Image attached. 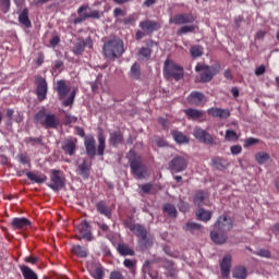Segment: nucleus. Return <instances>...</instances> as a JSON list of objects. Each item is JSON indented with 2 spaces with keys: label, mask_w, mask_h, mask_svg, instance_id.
Masks as SVG:
<instances>
[{
  "label": "nucleus",
  "mask_w": 279,
  "mask_h": 279,
  "mask_svg": "<svg viewBox=\"0 0 279 279\" xmlns=\"http://www.w3.org/2000/svg\"><path fill=\"white\" fill-rule=\"evenodd\" d=\"M85 151L89 158H95V156H104L106 151V135L104 131L98 133V146L95 137L93 135H87L84 140Z\"/></svg>",
  "instance_id": "f257e3e1"
},
{
  "label": "nucleus",
  "mask_w": 279,
  "mask_h": 279,
  "mask_svg": "<svg viewBox=\"0 0 279 279\" xmlns=\"http://www.w3.org/2000/svg\"><path fill=\"white\" fill-rule=\"evenodd\" d=\"M126 159L129 161L132 175L137 180H145L147 175V166L143 163V157L136 154L134 149H131L126 154Z\"/></svg>",
  "instance_id": "f03ea898"
},
{
  "label": "nucleus",
  "mask_w": 279,
  "mask_h": 279,
  "mask_svg": "<svg viewBox=\"0 0 279 279\" xmlns=\"http://www.w3.org/2000/svg\"><path fill=\"white\" fill-rule=\"evenodd\" d=\"M102 53L107 60H117L125 53V44L120 38L108 39L102 46Z\"/></svg>",
  "instance_id": "7ed1b4c3"
},
{
  "label": "nucleus",
  "mask_w": 279,
  "mask_h": 279,
  "mask_svg": "<svg viewBox=\"0 0 279 279\" xmlns=\"http://www.w3.org/2000/svg\"><path fill=\"white\" fill-rule=\"evenodd\" d=\"M35 123L44 125L46 130H56L60 125V119L53 113H47L45 110H40L35 116Z\"/></svg>",
  "instance_id": "20e7f679"
},
{
  "label": "nucleus",
  "mask_w": 279,
  "mask_h": 279,
  "mask_svg": "<svg viewBox=\"0 0 279 279\" xmlns=\"http://www.w3.org/2000/svg\"><path fill=\"white\" fill-rule=\"evenodd\" d=\"M196 73L199 74V80L203 84H207L208 82L213 81V77L221 71L220 65H204V64H197L195 66Z\"/></svg>",
  "instance_id": "39448f33"
},
{
  "label": "nucleus",
  "mask_w": 279,
  "mask_h": 279,
  "mask_svg": "<svg viewBox=\"0 0 279 279\" xmlns=\"http://www.w3.org/2000/svg\"><path fill=\"white\" fill-rule=\"evenodd\" d=\"M163 75L166 80L180 82V80L184 77V68L166 60L163 64Z\"/></svg>",
  "instance_id": "423d86ee"
},
{
  "label": "nucleus",
  "mask_w": 279,
  "mask_h": 279,
  "mask_svg": "<svg viewBox=\"0 0 279 279\" xmlns=\"http://www.w3.org/2000/svg\"><path fill=\"white\" fill-rule=\"evenodd\" d=\"M49 189L54 191V193H59L66 186V179L64 178V173L60 170H51L50 171V184H48Z\"/></svg>",
  "instance_id": "0eeeda50"
},
{
  "label": "nucleus",
  "mask_w": 279,
  "mask_h": 279,
  "mask_svg": "<svg viewBox=\"0 0 279 279\" xmlns=\"http://www.w3.org/2000/svg\"><path fill=\"white\" fill-rule=\"evenodd\" d=\"M186 167H189V159L183 156H175L168 163V169L171 173H182V171H186Z\"/></svg>",
  "instance_id": "6e6552de"
},
{
  "label": "nucleus",
  "mask_w": 279,
  "mask_h": 279,
  "mask_svg": "<svg viewBox=\"0 0 279 279\" xmlns=\"http://www.w3.org/2000/svg\"><path fill=\"white\" fill-rule=\"evenodd\" d=\"M86 47L93 49V39L90 37H87L86 39H84V37H78L74 43L72 52L77 57L83 56Z\"/></svg>",
  "instance_id": "1a4fd4ad"
},
{
  "label": "nucleus",
  "mask_w": 279,
  "mask_h": 279,
  "mask_svg": "<svg viewBox=\"0 0 279 279\" xmlns=\"http://www.w3.org/2000/svg\"><path fill=\"white\" fill-rule=\"evenodd\" d=\"M123 226H125L137 239H141L143 235H145L148 231L145 226L141 223H135L134 218L130 217L126 220H123Z\"/></svg>",
  "instance_id": "9d476101"
},
{
  "label": "nucleus",
  "mask_w": 279,
  "mask_h": 279,
  "mask_svg": "<svg viewBox=\"0 0 279 279\" xmlns=\"http://www.w3.org/2000/svg\"><path fill=\"white\" fill-rule=\"evenodd\" d=\"M169 23L172 25H193L195 23V15L193 13H178L170 17Z\"/></svg>",
  "instance_id": "9b49d317"
},
{
  "label": "nucleus",
  "mask_w": 279,
  "mask_h": 279,
  "mask_svg": "<svg viewBox=\"0 0 279 279\" xmlns=\"http://www.w3.org/2000/svg\"><path fill=\"white\" fill-rule=\"evenodd\" d=\"M193 136L196 138V141L203 143L204 145H215V138L213 135L199 126H196L193 130Z\"/></svg>",
  "instance_id": "f8f14e48"
},
{
  "label": "nucleus",
  "mask_w": 279,
  "mask_h": 279,
  "mask_svg": "<svg viewBox=\"0 0 279 279\" xmlns=\"http://www.w3.org/2000/svg\"><path fill=\"white\" fill-rule=\"evenodd\" d=\"M214 228L222 231V232H230L232 228H234V222L232 221V218L230 216H220L216 223L214 225Z\"/></svg>",
  "instance_id": "ddd939ff"
},
{
  "label": "nucleus",
  "mask_w": 279,
  "mask_h": 279,
  "mask_svg": "<svg viewBox=\"0 0 279 279\" xmlns=\"http://www.w3.org/2000/svg\"><path fill=\"white\" fill-rule=\"evenodd\" d=\"M162 269H165V276L166 278L175 279L178 278V266L175 265V262L166 259L162 264Z\"/></svg>",
  "instance_id": "4468645a"
},
{
  "label": "nucleus",
  "mask_w": 279,
  "mask_h": 279,
  "mask_svg": "<svg viewBox=\"0 0 279 279\" xmlns=\"http://www.w3.org/2000/svg\"><path fill=\"white\" fill-rule=\"evenodd\" d=\"M36 86H37L36 94L39 101H45L47 99V89H48L47 80H45V77L43 76L37 77Z\"/></svg>",
  "instance_id": "2eb2a0df"
},
{
  "label": "nucleus",
  "mask_w": 279,
  "mask_h": 279,
  "mask_svg": "<svg viewBox=\"0 0 279 279\" xmlns=\"http://www.w3.org/2000/svg\"><path fill=\"white\" fill-rule=\"evenodd\" d=\"M230 269H232V255L226 254L220 262L221 276L223 278H229Z\"/></svg>",
  "instance_id": "dca6fc26"
},
{
  "label": "nucleus",
  "mask_w": 279,
  "mask_h": 279,
  "mask_svg": "<svg viewBox=\"0 0 279 279\" xmlns=\"http://www.w3.org/2000/svg\"><path fill=\"white\" fill-rule=\"evenodd\" d=\"M210 239L216 245H223L228 241V233L214 227V230L210 232Z\"/></svg>",
  "instance_id": "f3484780"
},
{
  "label": "nucleus",
  "mask_w": 279,
  "mask_h": 279,
  "mask_svg": "<svg viewBox=\"0 0 279 279\" xmlns=\"http://www.w3.org/2000/svg\"><path fill=\"white\" fill-rule=\"evenodd\" d=\"M77 230L81 234V236L78 238L80 241H82V239H85V241H93V233H90V223H88L87 221H83L77 226Z\"/></svg>",
  "instance_id": "a211bd4d"
},
{
  "label": "nucleus",
  "mask_w": 279,
  "mask_h": 279,
  "mask_svg": "<svg viewBox=\"0 0 279 279\" xmlns=\"http://www.w3.org/2000/svg\"><path fill=\"white\" fill-rule=\"evenodd\" d=\"M141 29L146 32V34H153L154 32H158L160 29V23L151 20H145L140 23Z\"/></svg>",
  "instance_id": "6ab92c4d"
},
{
  "label": "nucleus",
  "mask_w": 279,
  "mask_h": 279,
  "mask_svg": "<svg viewBox=\"0 0 279 279\" xmlns=\"http://www.w3.org/2000/svg\"><path fill=\"white\" fill-rule=\"evenodd\" d=\"M76 141L72 138H68L62 142L61 149L64 151V154H68V156H75V151L77 149Z\"/></svg>",
  "instance_id": "aec40b11"
},
{
  "label": "nucleus",
  "mask_w": 279,
  "mask_h": 279,
  "mask_svg": "<svg viewBox=\"0 0 279 279\" xmlns=\"http://www.w3.org/2000/svg\"><path fill=\"white\" fill-rule=\"evenodd\" d=\"M187 101L191 106H202V104H206V96L202 92H192Z\"/></svg>",
  "instance_id": "412c9836"
},
{
  "label": "nucleus",
  "mask_w": 279,
  "mask_h": 279,
  "mask_svg": "<svg viewBox=\"0 0 279 279\" xmlns=\"http://www.w3.org/2000/svg\"><path fill=\"white\" fill-rule=\"evenodd\" d=\"M211 167L218 171H226V169L230 167V162L223 157H214L211 159Z\"/></svg>",
  "instance_id": "4be33fe9"
},
{
  "label": "nucleus",
  "mask_w": 279,
  "mask_h": 279,
  "mask_svg": "<svg viewBox=\"0 0 279 279\" xmlns=\"http://www.w3.org/2000/svg\"><path fill=\"white\" fill-rule=\"evenodd\" d=\"M207 114L210 117H217L218 119H228L230 117V111H228V109L213 107L207 110Z\"/></svg>",
  "instance_id": "5701e85b"
},
{
  "label": "nucleus",
  "mask_w": 279,
  "mask_h": 279,
  "mask_svg": "<svg viewBox=\"0 0 279 279\" xmlns=\"http://www.w3.org/2000/svg\"><path fill=\"white\" fill-rule=\"evenodd\" d=\"M56 90L58 93L59 100L62 101L69 93H71V87L66 86V83L64 81H58Z\"/></svg>",
  "instance_id": "b1692460"
},
{
  "label": "nucleus",
  "mask_w": 279,
  "mask_h": 279,
  "mask_svg": "<svg viewBox=\"0 0 279 279\" xmlns=\"http://www.w3.org/2000/svg\"><path fill=\"white\" fill-rule=\"evenodd\" d=\"M138 244L142 250H148V247L154 245V235H151V233L148 231L145 235L138 238Z\"/></svg>",
  "instance_id": "393cba45"
},
{
  "label": "nucleus",
  "mask_w": 279,
  "mask_h": 279,
  "mask_svg": "<svg viewBox=\"0 0 279 279\" xmlns=\"http://www.w3.org/2000/svg\"><path fill=\"white\" fill-rule=\"evenodd\" d=\"M17 19L19 23L24 27H32V21L29 20V9L24 8L22 11H20Z\"/></svg>",
  "instance_id": "a878e982"
},
{
  "label": "nucleus",
  "mask_w": 279,
  "mask_h": 279,
  "mask_svg": "<svg viewBox=\"0 0 279 279\" xmlns=\"http://www.w3.org/2000/svg\"><path fill=\"white\" fill-rule=\"evenodd\" d=\"M123 143V133L121 131H116L110 133L109 145L112 147H119Z\"/></svg>",
  "instance_id": "bb28decb"
},
{
  "label": "nucleus",
  "mask_w": 279,
  "mask_h": 279,
  "mask_svg": "<svg viewBox=\"0 0 279 279\" xmlns=\"http://www.w3.org/2000/svg\"><path fill=\"white\" fill-rule=\"evenodd\" d=\"M11 226L15 230H21L23 228L32 226V221H29V219L27 218H13Z\"/></svg>",
  "instance_id": "cd10ccee"
},
{
  "label": "nucleus",
  "mask_w": 279,
  "mask_h": 279,
  "mask_svg": "<svg viewBox=\"0 0 279 279\" xmlns=\"http://www.w3.org/2000/svg\"><path fill=\"white\" fill-rule=\"evenodd\" d=\"M26 178H28L31 182H35V184H43L47 182V175L40 172H26Z\"/></svg>",
  "instance_id": "c85d7f7f"
},
{
  "label": "nucleus",
  "mask_w": 279,
  "mask_h": 279,
  "mask_svg": "<svg viewBox=\"0 0 279 279\" xmlns=\"http://www.w3.org/2000/svg\"><path fill=\"white\" fill-rule=\"evenodd\" d=\"M165 260H167L165 257H154L153 259H146L143 264L142 271H147L151 265H161L162 267V265H165Z\"/></svg>",
  "instance_id": "c756f323"
},
{
  "label": "nucleus",
  "mask_w": 279,
  "mask_h": 279,
  "mask_svg": "<svg viewBox=\"0 0 279 279\" xmlns=\"http://www.w3.org/2000/svg\"><path fill=\"white\" fill-rule=\"evenodd\" d=\"M96 210L100 214L110 219L112 217V211L110 207L106 204V202L100 201L96 204Z\"/></svg>",
  "instance_id": "7c9ffc66"
},
{
  "label": "nucleus",
  "mask_w": 279,
  "mask_h": 279,
  "mask_svg": "<svg viewBox=\"0 0 279 279\" xmlns=\"http://www.w3.org/2000/svg\"><path fill=\"white\" fill-rule=\"evenodd\" d=\"M199 27L195 24H185L177 31V36H184L185 34H195Z\"/></svg>",
  "instance_id": "2f4dec72"
},
{
  "label": "nucleus",
  "mask_w": 279,
  "mask_h": 279,
  "mask_svg": "<svg viewBox=\"0 0 279 279\" xmlns=\"http://www.w3.org/2000/svg\"><path fill=\"white\" fill-rule=\"evenodd\" d=\"M20 270L24 279H38V275L32 268L25 265H20Z\"/></svg>",
  "instance_id": "473e14b6"
},
{
  "label": "nucleus",
  "mask_w": 279,
  "mask_h": 279,
  "mask_svg": "<svg viewBox=\"0 0 279 279\" xmlns=\"http://www.w3.org/2000/svg\"><path fill=\"white\" fill-rule=\"evenodd\" d=\"M162 210L166 215H168V217H170L171 219H175V217H178V209L175 208V205L171 204V203H167L162 206Z\"/></svg>",
  "instance_id": "72a5a7b5"
},
{
  "label": "nucleus",
  "mask_w": 279,
  "mask_h": 279,
  "mask_svg": "<svg viewBox=\"0 0 279 279\" xmlns=\"http://www.w3.org/2000/svg\"><path fill=\"white\" fill-rule=\"evenodd\" d=\"M77 171L78 175H82V178L88 180V177L90 175V167L88 166V162L86 160L78 165Z\"/></svg>",
  "instance_id": "f704fd0d"
},
{
  "label": "nucleus",
  "mask_w": 279,
  "mask_h": 279,
  "mask_svg": "<svg viewBox=\"0 0 279 279\" xmlns=\"http://www.w3.org/2000/svg\"><path fill=\"white\" fill-rule=\"evenodd\" d=\"M72 253L75 254V256H78V258H87L88 257V248L82 245H74L72 246Z\"/></svg>",
  "instance_id": "c9c22d12"
},
{
  "label": "nucleus",
  "mask_w": 279,
  "mask_h": 279,
  "mask_svg": "<svg viewBox=\"0 0 279 279\" xmlns=\"http://www.w3.org/2000/svg\"><path fill=\"white\" fill-rule=\"evenodd\" d=\"M196 219H198L199 221H210V219H213V213L204 208H199L196 211Z\"/></svg>",
  "instance_id": "e433bc0d"
},
{
  "label": "nucleus",
  "mask_w": 279,
  "mask_h": 279,
  "mask_svg": "<svg viewBox=\"0 0 279 279\" xmlns=\"http://www.w3.org/2000/svg\"><path fill=\"white\" fill-rule=\"evenodd\" d=\"M86 10H88V7L86 5H82L77 9L78 17L74 19V25H80V23H84V21H86Z\"/></svg>",
  "instance_id": "4c0bfd02"
},
{
  "label": "nucleus",
  "mask_w": 279,
  "mask_h": 279,
  "mask_svg": "<svg viewBox=\"0 0 279 279\" xmlns=\"http://www.w3.org/2000/svg\"><path fill=\"white\" fill-rule=\"evenodd\" d=\"M118 252L121 256H134V250L128 244H118Z\"/></svg>",
  "instance_id": "58836bf2"
},
{
  "label": "nucleus",
  "mask_w": 279,
  "mask_h": 279,
  "mask_svg": "<svg viewBox=\"0 0 279 279\" xmlns=\"http://www.w3.org/2000/svg\"><path fill=\"white\" fill-rule=\"evenodd\" d=\"M129 75L132 80H141V64L138 62L133 63Z\"/></svg>",
  "instance_id": "ea45409f"
},
{
  "label": "nucleus",
  "mask_w": 279,
  "mask_h": 279,
  "mask_svg": "<svg viewBox=\"0 0 279 279\" xmlns=\"http://www.w3.org/2000/svg\"><path fill=\"white\" fill-rule=\"evenodd\" d=\"M172 136L178 145H184V143H189V137H186V135L180 131H173Z\"/></svg>",
  "instance_id": "a19ab883"
},
{
  "label": "nucleus",
  "mask_w": 279,
  "mask_h": 279,
  "mask_svg": "<svg viewBox=\"0 0 279 279\" xmlns=\"http://www.w3.org/2000/svg\"><path fill=\"white\" fill-rule=\"evenodd\" d=\"M233 278L245 279L247 278V269L243 266H238L233 269Z\"/></svg>",
  "instance_id": "79ce46f5"
},
{
  "label": "nucleus",
  "mask_w": 279,
  "mask_h": 279,
  "mask_svg": "<svg viewBox=\"0 0 279 279\" xmlns=\"http://www.w3.org/2000/svg\"><path fill=\"white\" fill-rule=\"evenodd\" d=\"M206 199V193L204 191H198L194 196V204L198 208H202L204 206V201Z\"/></svg>",
  "instance_id": "37998d69"
},
{
  "label": "nucleus",
  "mask_w": 279,
  "mask_h": 279,
  "mask_svg": "<svg viewBox=\"0 0 279 279\" xmlns=\"http://www.w3.org/2000/svg\"><path fill=\"white\" fill-rule=\"evenodd\" d=\"M185 114L189 119H201V117H204V111L190 108L185 110Z\"/></svg>",
  "instance_id": "c03bdc74"
},
{
  "label": "nucleus",
  "mask_w": 279,
  "mask_h": 279,
  "mask_svg": "<svg viewBox=\"0 0 279 279\" xmlns=\"http://www.w3.org/2000/svg\"><path fill=\"white\" fill-rule=\"evenodd\" d=\"M89 274L94 279H104L106 276V270H104V267L97 266L94 270H90Z\"/></svg>",
  "instance_id": "a18cd8bd"
},
{
  "label": "nucleus",
  "mask_w": 279,
  "mask_h": 279,
  "mask_svg": "<svg viewBox=\"0 0 279 279\" xmlns=\"http://www.w3.org/2000/svg\"><path fill=\"white\" fill-rule=\"evenodd\" d=\"M271 157L267 153H257L255 155V160L258 165H265V162L269 161Z\"/></svg>",
  "instance_id": "49530a36"
},
{
  "label": "nucleus",
  "mask_w": 279,
  "mask_h": 279,
  "mask_svg": "<svg viewBox=\"0 0 279 279\" xmlns=\"http://www.w3.org/2000/svg\"><path fill=\"white\" fill-rule=\"evenodd\" d=\"M201 229H202V225L197 222H187L184 227V230H186V232H192V233H194L195 230H201Z\"/></svg>",
  "instance_id": "de8ad7c7"
},
{
  "label": "nucleus",
  "mask_w": 279,
  "mask_h": 279,
  "mask_svg": "<svg viewBox=\"0 0 279 279\" xmlns=\"http://www.w3.org/2000/svg\"><path fill=\"white\" fill-rule=\"evenodd\" d=\"M26 145H43V137H26L25 140Z\"/></svg>",
  "instance_id": "09e8293b"
},
{
  "label": "nucleus",
  "mask_w": 279,
  "mask_h": 279,
  "mask_svg": "<svg viewBox=\"0 0 279 279\" xmlns=\"http://www.w3.org/2000/svg\"><path fill=\"white\" fill-rule=\"evenodd\" d=\"M190 51H191L192 58H201V56H203L204 53V50L199 46L192 47Z\"/></svg>",
  "instance_id": "8fccbe9b"
},
{
  "label": "nucleus",
  "mask_w": 279,
  "mask_h": 279,
  "mask_svg": "<svg viewBox=\"0 0 279 279\" xmlns=\"http://www.w3.org/2000/svg\"><path fill=\"white\" fill-rule=\"evenodd\" d=\"M258 143H260V140H258L256 137H247L246 140H244L243 147H245V149H247V147H252V145H258Z\"/></svg>",
  "instance_id": "3c124183"
},
{
  "label": "nucleus",
  "mask_w": 279,
  "mask_h": 279,
  "mask_svg": "<svg viewBox=\"0 0 279 279\" xmlns=\"http://www.w3.org/2000/svg\"><path fill=\"white\" fill-rule=\"evenodd\" d=\"M75 89L70 94V96L62 101V106L68 108V106H73V102L75 101Z\"/></svg>",
  "instance_id": "603ef678"
},
{
  "label": "nucleus",
  "mask_w": 279,
  "mask_h": 279,
  "mask_svg": "<svg viewBox=\"0 0 279 279\" xmlns=\"http://www.w3.org/2000/svg\"><path fill=\"white\" fill-rule=\"evenodd\" d=\"M101 74H98L96 81L90 84L93 93L99 90V86H101Z\"/></svg>",
  "instance_id": "864d4df0"
},
{
  "label": "nucleus",
  "mask_w": 279,
  "mask_h": 279,
  "mask_svg": "<svg viewBox=\"0 0 279 279\" xmlns=\"http://www.w3.org/2000/svg\"><path fill=\"white\" fill-rule=\"evenodd\" d=\"M226 138L227 141H239V136L236 135V132L232 130L226 131Z\"/></svg>",
  "instance_id": "5fc2aeb1"
},
{
  "label": "nucleus",
  "mask_w": 279,
  "mask_h": 279,
  "mask_svg": "<svg viewBox=\"0 0 279 279\" xmlns=\"http://www.w3.org/2000/svg\"><path fill=\"white\" fill-rule=\"evenodd\" d=\"M144 274H148L151 279H160V275L158 270H151V267L147 268V270H143Z\"/></svg>",
  "instance_id": "6e6d98bb"
},
{
  "label": "nucleus",
  "mask_w": 279,
  "mask_h": 279,
  "mask_svg": "<svg viewBox=\"0 0 279 279\" xmlns=\"http://www.w3.org/2000/svg\"><path fill=\"white\" fill-rule=\"evenodd\" d=\"M140 189L142 191V193H145V195L151 193V189H154V184L153 183H145L143 185H140Z\"/></svg>",
  "instance_id": "4d7b16f0"
},
{
  "label": "nucleus",
  "mask_w": 279,
  "mask_h": 279,
  "mask_svg": "<svg viewBox=\"0 0 279 279\" xmlns=\"http://www.w3.org/2000/svg\"><path fill=\"white\" fill-rule=\"evenodd\" d=\"M85 17L86 19H101V13L98 10H94L90 13L85 12Z\"/></svg>",
  "instance_id": "13d9d810"
},
{
  "label": "nucleus",
  "mask_w": 279,
  "mask_h": 279,
  "mask_svg": "<svg viewBox=\"0 0 279 279\" xmlns=\"http://www.w3.org/2000/svg\"><path fill=\"white\" fill-rule=\"evenodd\" d=\"M123 265L124 267H126V269H131V270L136 269V260L124 259Z\"/></svg>",
  "instance_id": "bf43d9fd"
},
{
  "label": "nucleus",
  "mask_w": 279,
  "mask_h": 279,
  "mask_svg": "<svg viewBox=\"0 0 279 279\" xmlns=\"http://www.w3.org/2000/svg\"><path fill=\"white\" fill-rule=\"evenodd\" d=\"M109 279H125V276L119 270H112L109 275Z\"/></svg>",
  "instance_id": "052dcab7"
},
{
  "label": "nucleus",
  "mask_w": 279,
  "mask_h": 279,
  "mask_svg": "<svg viewBox=\"0 0 279 279\" xmlns=\"http://www.w3.org/2000/svg\"><path fill=\"white\" fill-rule=\"evenodd\" d=\"M178 208L180 213H189V203L181 199L178 204Z\"/></svg>",
  "instance_id": "680f3d73"
},
{
  "label": "nucleus",
  "mask_w": 279,
  "mask_h": 279,
  "mask_svg": "<svg viewBox=\"0 0 279 279\" xmlns=\"http://www.w3.org/2000/svg\"><path fill=\"white\" fill-rule=\"evenodd\" d=\"M122 23L124 25H134V23H136V17L134 15H129L122 20Z\"/></svg>",
  "instance_id": "e2e57ef3"
},
{
  "label": "nucleus",
  "mask_w": 279,
  "mask_h": 279,
  "mask_svg": "<svg viewBox=\"0 0 279 279\" xmlns=\"http://www.w3.org/2000/svg\"><path fill=\"white\" fill-rule=\"evenodd\" d=\"M257 256H262V258H271V253L267 250H259L255 253Z\"/></svg>",
  "instance_id": "0e129e2a"
},
{
  "label": "nucleus",
  "mask_w": 279,
  "mask_h": 279,
  "mask_svg": "<svg viewBox=\"0 0 279 279\" xmlns=\"http://www.w3.org/2000/svg\"><path fill=\"white\" fill-rule=\"evenodd\" d=\"M230 151L233 156H239V154L243 151V148L241 147V145H233L231 146Z\"/></svg>",
  "instance_id": "69168bd1"
},
{
  "label": "nucleus",
  "mask_w": 279,
  "mask_h": 279,
  "mask_svg": "<svg viewBox=\"0 0 279 279\" xmlns=\"http://www.w3.org/2000/svg\"><path fill=\"white\" fill-rule=\"evenodd\" d=\"M155 143H156L157 147H167V145H169L167 143V140H165L162 137L155 138Z\"/></svg>",
  "instance_id": "338daca9"
},
{
  "label": "nucleus",
  "mask_w": 279,
  "mask_h": 279,
  "mask_svg": "<svg viewBox=\"0 0 279 279\" xmlns=\"http://www.w3.org/2000/svg\"><path fill=\"white\" fill-rule=\"evenodd\" d=\"M140 54H142L143 58H150V56H151V49L143 47V48H141V50H140Z\"/></svg>",
  "instance_id": "774afa93"
}]
</instances>
